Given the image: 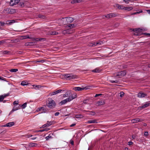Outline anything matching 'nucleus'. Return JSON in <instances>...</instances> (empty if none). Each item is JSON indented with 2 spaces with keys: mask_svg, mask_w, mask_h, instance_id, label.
<instances>
[{
  "mask_svg": "<svg viewBox=\"0 0 150 150\" xmlns=\"http://www.w3.org/2000/svg\"><path fill=\"white\" fill-rule=\"evenodd\" d=\"M47 106L50 108H53L56 106V103L55 101L53 100L50 99H49L48 102L47 104Z\"/></svg>",
  "mask_w": 150,
  "mask_h": 150,
  "instance_id": "1",
  "label": "nucleus"
},
{
  "mask_svg": "<svg viewBox=\"0 0 150 150\" xmlns=\"http://www.w3.org/2000/svg\"><path fill=\"white\" fill-rule=\"evenodd\" d=\"M62 19H64L63 21V23L64 24L70 23L74 20L73 18L71 17L63 18Z\"/></svg>",
  "mask_w": 150,
  "mask_h": 150,
  "instance_id": "2",
  "label": "nucleus"
},
{
  "mask_svg": "<svg viewBox=\"0 0 150 150\" xmlns=\"http://www.w3.org/2000/svg\"><path fill=\"white\" fill-rule=\"evenodd\" d=\"M64 76L65 78L67 80L74 79L76 78V75L70 74H64Z\"/></svg>",
  "mask_w": 150,
  "mask_h": 150,
  "instance_id": "3",
  "label": "nucleus"
},
{
  "mask_svg": "<svg viewBox=\"0 0 150 150\" xmlns=\"http://www.w3.org/2000/svg\"><path fill=\"white\" fill-rule=\"evenodd\" d=\"M77 97L76 94H71L69 97L66 98L68 102H70L74 98Z\"/></svg>",
  "mask_w": 150,
  "mask_h": 150,
  "instance_id": "4",
  "label": "nucleus"
},
{
  "mask_svg": "<svg viewBox=\"0 0 150 150\" xmlns=\"http://www.w3.org/2000/svg\"><path fill=\"white\" fill-rule=\"evenodd\" d=\"M19 1V0H11L10 3L11 6H13L18 4Z\"/></svg>",
  "mask_w": 150,
  "mask_h": 150,
  "instance_id": "5",
  "label": "nucleus"
},
{
  "mask_svg": "<svg viewBox=\"0 0 150 150\" xmlns=\"http://www.w3.org/2000/svg\"><path fill=\"white\" fill-rule=\"evenodd\" d=\"M37 111L38 112H40V113H43L46 112V110L44 107H41L38 108Z\"/></svg>",
  "mask_w": 150,
  "mask_h": 150,
  "instance_id": "6",
  "label": "nucleus"
},
{
  "mask_svg": "<svg viewBox=\"0 0 150 150\" xmlns=\"http://www.w3.org/2000/svg\"><path fill=\"white\" fill-rule=\"evenodd\" d=\"M9 96V93L4 94L3 95L0 96V102H2L4 99Z\"/></svg>",
  "mask_w": 150,
  "mask_h": 150,
  "instance_id": "7",
  "label": "nucleus"
},
{
  "mask_svg": "<svg viewBox=\"0 0 150 150\" xmlns=\"http://www.w3.org/2000/svg\"><path fill=\"white\" fill-rule=\"evenodd\" d=\"M117 16V14L114 13H110L108 14L107 15H105V17L108 18H110L113 17H115Z\"/></svg>",
  "mask_w": 150,
  "mask_h": 150,
  "instance_id": "8",
  "label": "nucleus"
},
{
  "mask_svg": "<svg viewBox=\"0 0 150 150\" xmlns=\"http://www.w3.org/2000/svg\"><path fill=\"white\" fill-rule=\"evenodd\" d=\"M142 121V119L139 118H137L134 119H133L131 120V122L132 123H137L139 122H141Z\"/></svg>",
  "mask_w": 150,
  "mask_h": 150,
  "instance_id": "9",
  "label": "nucleus"
},
{
  "mask_svg": "<svg viewBox=\"0 0 150 150\" xmlns=\"http://www.w3.org/2000/svg\"><path fill=\"white\" fill-rule=\"evenodd\" d=\"M126 74V73L124 71H121L119 72H118L117 73V76H124Z\"/></svg>",
  "mask_w": 150,
  "mask_h": 150,
  "instance_id": "10",
  "label": "nucleus"
},
{
  "mask_svg": "<svg viewBox=\"0 0 150 150\" xmlns=\"http://www.w3.org/2000/svg\"><path fill=\"white\" fill-rule=\"evenodd\" d=\"M62 91H63L61 89H59L57 91H54L53 92L50 93V96L54 95L58 93H61V92Z\"/></svg>",
  "mask_w": 150,
  "mask_h": 150,
  "instance_id": "11",
  "label": "nucleus"
},
{
  "mask_svg": "<svg viewBox=\"0 0 150 150\" xmlns=\"http://www.w3.org/2000/svg\"><path fill=\"white\" fill-rule=\"evenodd\" d=\"M105 103V102L104 100H101L98 101L96 103V104H98V106L103 105Z\"/></svg>",
  "mask_w": 150,
  "mask_h": 150,
  "instance_id": "12",
  "label": "nucleus"
},
{
  "mask_svg": "<svg viewBox=\"0 0 150 150\" xmlns=\"http://www.w3.org/2000/svg\"><path fill=\"white\" fill-rule=\"evenodd\" d=\"M32 86L33 87L32 88L35 90L39 89L40 88H41L42 87L41 85H33Z\"/></svg>",
  "mask_w": 150,
  "mask_h": 150,
  "instance_id": "13",
  "label": "nucleus"
},
{
  "mask_svg": "<svg viewBox=\"0 0 150 150\" xmlns=\"http://www.w3.org/2000/svg\"><path fill=\"white\" fill-rule=\"evenodd\" d=\"M138 97L139 98H143L147 96V95L145 93L140 92L138 94Z\"/></svg>",
  "mask_w": 150,
  "mask_h": 150,
  "instance_id": "14",
  "label": "nucleus"
},
{
  "mask_svg": "<svg viewBox=\"0 0 150 150\" xmlns=\"http://www.w3.org/2000/svg\"><path fill=\"white\" fill-rule=\"evenodd\" d=\"M20 109V106H19L18 107L14 106L13 107L12 109V110L11 111H10L9 113V115H10L11 114L13 113V112L16 111Z\"/></svg>",
  "mask_w": 150,
  "mask_h": 150,
  "instance_id": "15",
  "label": "nucleus"
},
{
  "mask_svg": "<svg viewBox=\"0 0 150 150\" xmlns=\"http://www.w3.org/2000/svg\"><path fill=\"white\" fill-rule=\"evenodd\" d=\"M72 33V31H71V29H69L67 30H65L63 31L62 33L64 34H70Z\"/></svg>",
  "mask_w": 150,
  "mask_h": 150,
  "instance_id": "16",
  "label": "nucleus"
},
{
  "mask_svg": "<svg viewBox=\"0 0 150 150\" xmlns=\"http://www.w3.org/2000/svg\"><path fill=\"white\" fill-rule=\"evenodd\" d=\"M70 2L72 4H75L81 2L82 0H69Z\"/></svg>",
  "mask_w": 150,
  "mask_h": 150,
  "instance_id": "17",
  "label": "nucleus"
},
{
  "mask_svg": "<svg viewBox=\"0 0 150 150\" xmlns=\"http://www.w3.org/2000/svg\"><path fill=\"white\" fill-rule=\"evenodd\" d=\"M150 105V103L147 102L144 104L143 105L140 106V108H144L149 106Z\"/></svg>",
  "mask_w": 150,
  "mask_h": 150,
  "instance_id": "18",
  "label": "nucleus"
},
{
  "mask_svg": "<svg viewBox=\"0 0 150 150\" xmlns=\"http://www.w3.org/2000/svg\"><path fill=\"white\" fill-rule=\"evenodd\" d=\"M85 88H81L78 87L74 88H73V90L75 91H81L84 90L85 89Z\"/></svg>",
  "mask_w": 150,
  "mask_h": 150,
  "instance_id": "19",
  "label": "nucleus"
},
{
  "mask_svg": "<svg viewBox=\"0 0 150 150\" xmlns=\"http://www.w3.org/2000/svg\"><path fill=\"white\" fill-rule=\"evenodd\" d=\"M15 22V21L13 20H10L9 21H6V24L8 25H11L13 23H14Z\"/></svg>",
  "mask_w": 150,
  "mask_h": 150,
  "instance_id": "20",
  "label": "nucleus"
},
{
  "mask_svg": "<svg viewBox=\"0 0 150 150\" xmlns=\"http://www.w3.org/2000/svg\"><path fill=\"white\" fill-rule=\"evenodd\" d=\"M71 93L70 91L69 90L66 93L63 94V97L64 98L67 97L70 95Z\"/></svg>",
  "mask_w": 150,
  "mask_h": 150,
  "instance_id": "21",
  "label": "nucleus"
},
{
  "mask_svg": "<svg viewBox=\"0 0 150 150\" xmlns=\"http://www.w3.org/2000/svg\"><path fill=\"white\" fill-rule=\"evenodd\" d=\"M101 70L98 68H97L95 69L92 70V72H93L99 73L100 72Z\"/></svg>",
  "mask_w": 150,
  "mask_h": 150,
  "instance_id": "22",
  "label": "nucleus"
},
{
  "mask_svg": "<svg viewBox=\"0 0 150 150\" xmlns=\"http://www.w3.org/2000/svg\"><path fill=\"white\" fill-rule=\"evenodd\" d=\"M67 102H68V101H67V99H66L61 101L59 103V104L60 105H62L64 104H65Z\"/></svg>",
  "mask_w": 150,
  "mask_h": 150,
  "instance_id": "23",
  "label": "nucleus"
},
{
  "mask_svg": "<svg viewBox=\"0 0 150 150\" xmlns=\"http://www.w3.org/2000/svg\"><path fill=\"white\" fill-rule=\"evenodd\" d=\"M133 9L132 7L127 6L125 7V10H127V11H130L132 10Z\"/></svg>",
  "mask_w": 150,
  "mask_h": 150,
  "instance_id": "24",
  "label": "nucleus"
},
{
  "mask_svg": "<svg viewBox=\"0 0 150 150\" xmlns=\"http://www.w3.org/2000/svg\"><path fill=\"white\" fill-rule=\"evenodd\" d=\"M87 122H88V123H89V124L98 123L96 120H88V121Z\"/></svg>",
  "mask_w": 150,
  "mask_h": 150,
  "instance_id": "25",
  "label": "nucleus"
},
{
  "mask_svg": "<svg viewBox=\"0 0 150 150\" xmlns=\"http://www.w3.org/2000/svg\"><path fill=\"white\" fill-rule=\"evenodd\" d=\"M7 124V127H10L13 126L14 123L13 122H11L8 123Z\"/></svg>",
  "mask_w": 150,
  "mask_h": 150,
  "instance_id": "26",
  "label": "nucleus"
},
{
  "mask_svg": "<svg viewBox=\"0 0 150 150\" xmlns=\"http://www.w3.org/2000/svg\"><path fill=\"white\" fill-rule=\"evenodd\" d=\"M7 10H8V13H13L15 12L14 10L13 9L9 8V9H7Z\"/></svg>",
  "mask_w": 150,
  "mask_h": 150,
  "instance_id": "27",
  "label": "nucleus"
},
{
  "mask_svg": "<svg viewBox=\"0 0 150 150\" xmlns=\"http://www.w3.org/2000/svg\"><path fill=\"white\" fill-rule=\"evenodd\" d=\"M5 25H6V23L4 22H0V29L1 28V27L4 26Z\"/></svg>",
  "mask_w": 150,
  "mask_h": 150,
  "instance_id": "28",
  "label": "nucleus"
},
{
  "mask_svg": "<svg viewBox=\"0 0 150 150\" xmlns=\"http://www.w3.org/2000/svg\"><path fill=\"white\" fill-rule=\"evenodd\" d=\"M50 35H57L58 34V33L56 31H52L50 32Z\"/></svg>",
  "mask_w": 150,
  "mask_h": 150,
  "instance_id": "29",
  "label": "nucleus"
},
{
  "mask_svg": "<svg viewBox=\"0 0 150 150\" xmlns=\"http://www.w3.org/2000/svg\"><path fill=\"white\" fill-rule=\"evenodd\" d=\"M11 72H16L18 71V69H11L9 70Z\"/></svg>",
  "mask_w": 150,
  "mask_h": 150,
  "instance_id": "30",
  "label": "nucleus"
},
{
  "mask_svg": "<svg viewBox=\"0 0 150 150\" xmlns=\"http://www.w3.org/2000/svg\"><path fill=\"white\" fill-rule=\"evenodd\" d=\"M37 146V144L33 143H30L29 144V146L31 147L35 146Z\"/></svg>",
  "mask_w": 150,
  "mask_h": 150,
  "instance_id": "31",
  "label": "nucleus"
},
{
  "mask_svg": "<svg viewBox=\"0 0 150 150\" xmlns=\"http://www.w3.org/2000/svg\"><path fill=\"white\" fill-rule=\"evenodd\" d=\"M27 106V103H24L22 105H19V106L22 107L23 108H25Z\"/></svg>",
  "mask_w": 150,
  "mask_h": 150,
  "instance_id": "32",
  "label": "nucleus"
},
{
  "mask_svg": "<svg viewBox=\"0 0 150 150\" xmlns=\"http://www.w3.org/2000/svg\"><path fill=\"white\" fill-rule=\"evenodd\" d=\"M52 138V135L51 134H49L48 136L46 137H45V139L47 140H49L50 139Z\"/></svg>",
  "mask_w": 150,
  "mask_h": 150,
  "instance_id": "33",
  "label": "nucleus"
},
{
  "mask_svg": "<svg viewBox=\"0 0 150 150\" xmlns=\"http://www.w3.org/2000/svg\"><path fill=\"white\" fill-rule=\"evenodd\" d=\"M68 27L70 28V29L75 27L74 24H71L67 25Z\"/></svg>",
  "mask_w": 150,
  "mask_h": 150,
  "instance_id": "34",
  "label": "nucleus"
},
{
  "mask_svg": "<svg viewBox=\"0 0 150 150\" xmlns=\"http://www.w3.org/2000/svg\"><path fill=\"white\" fill-rule=\"evenodd\" d=\"M2 53L3 54H8L9 53L10 51H9L6 50L2 51Z\"/></svg>",
  "mask_w": 150,
  "mask_h": 150,
  "instance_id": "35",
  "label": "nucleus"
},
{
  "mask_svg": "<svg viewBox=\"0 0 150 150\" xmlns=\"http://www.w3.org/2000/svg\"><path fill=\"white\" fill-rule=\"evenodd\" d=\"M21 85L23 86H24L27 85L26 82L25 81H23L21 83Z\"/></svg>",
  "mask_w": 150,
  "mask_h": 150,
  "instance_id": "36",
  "label": "nucleus"
},
{
  "mask_svg": "<svg viewBox=\"0 0 150 150\" xmlns=\"http://www.w3.org/2000/svg\"><path fill=\"white\" fill-rule=\"evenodd\" d=\"M49 126L48 125V124H47V123L43 125L41 128H44L45 127H47Z\"/></svg>",
  "mask_w": 150,
  "mask_h": 150,
  "instance_id": "37",
  "label": "nucleus"
},
{
  "mask_svg": "<svg viewBox=\"0 0 150 150\" xmlns=\"http://www.w3.org/2000/svg\"><path fill=\"white\" fill-rule=\"evenodd\" d=\"M142 10H141L139 11V12H136L134 13H132L131 15H136L138 14L139 13H142Z\"/></svg>",
  "mask_w": 150,
  "mask_h": 150,
  "instance_id": "38",
  "label": "nucleus"
},
{
  "mask_svg": "<svg viewBox=\"0 0 150 150\" xmlns=\"http://www.w3.org/2000/svg\"><path fill=\"white\" fill-rule=\"evenodd\" d=\"M45 62V61L44 60H37L36 61V62H41L42 63H43Z\"/></svg>",
  "mask_w": 150,
  "mask_h": 150,
  "instance_id": "39",
  "label": "nucleus"
},
{
  "mask_svg": "<svg viewBox=\"0 0 150 150\" xmlns=\"http://www.w3.org/2000/svg\"><path fill=\"white\" fill-rule=\"evenodd\" d=\"M82 116V115H76L75 116V117L76 118H81Z\"/></svg>",
  "mask_w": 150,
  "mask_h": 150,
  "instance_id": "40",
  "label": "nucleus"
},
{
  "mask_svg": "<svg viewBox=\"0 0 150 150\" xmlns=\"http://www.w3.org/2000/svg\"><path fill=\"white\" fill-rule=\"evenodd\" d=\"M38 17L40 18H45V16L41 14H39L38 15Z\"/></svg>",
  "mask_w": 150,
  "mask_h": 150,
  "instance_id": "41",
  "label": "nucleus"
},
{
  "mask_svg": "<svg viewBox=\"0 0 150 150\" xmlns=\"http://www.w3.org/2000/svg\"><path fill=\"white\" fill-rule=\"evenodd\" d=\"M131 1L130 0H123V1L125 2L126 4H128L129 2Z\"/></svg>",
  "mask_w": 150,
  "mask_h": 150,
  "instance_id": "42",
  "label": "nucleus"
},
{
  "mask_svg": "<svg viewBox=\"0 0 150 150\" xmlns=\"http://www.w3.org/2000/svg\"><path fill=\"white\" fill-rule=\"evenodd\" d=\"M120 96L121 97H122L124 96V93L122 91L120 92Z\"/></svg>",
  "mask_w": 150,
  "mask_h": 150,
  "instance_id": "43",
  "label": "nucleus"
},
{
  "mask_svg": "<svg viewBox=\"0 0 150 150\" xmlns=\"http://www.w3.org/2000/svg\"><path fill=\"white\" fill-rule=\"evenodd\" d=\"M121 5H120L118 4H116L115 5V7L117 8L118 9H120V7Z\"/></svg>",
  "mask_w": 150,
  "mask_h": 150,
  "instance_id": "44",
  "label": "nucleus"
},
{
  "mask_svg": "<svg viewBox=\"0 0 150 150\" xmlns=\"http://www.w3.org/2000/svg\"><path fill=\"white\" fill-rule=\"evenodd\" d=\"M103 43L101 41H98L97 42L96 45H100Z\"/></svg>",
  "mask_w": 150,
  "mask_h": 150,
  "instance_id": "45",
  "label": "nucleus"
},
{
  "mask_svg": "<svg viewBox=\"0 0 150 150\" xmlns=\"http://www.w3.org/2000/svg\"><path fill=\"white\" fill-rule=\"evenodd\" d=\"M97 43V42H94L93 43H91V45H90L91 46H95L96 45H96Z\"/></svg>",
  "mask_w": 150,
  "mask_h": 150,
  "instance_id": "46",
  "label": "nucleus"
},
{
  "mask_svg": "<svg viewBox=\"0 0 150 150\" xmlns=\"http://www.w3.org/2000/svg\"><path fill=\"white\" fill-rule=\"evenodd\" d=\"M7 9H9V8H6V9H4L3 11L6 13H8V10H7Z\"/></svg>",
  "mask_w": 150,
  "mask_h": 150,
  "instance_id": "47",
  "label": "nucleus"
},
{
  "mask_svg": "<svg viewBox=\"0 0 150 150\" xmlns=\"http://www.w3.org/2000/svg\"><path fill=\"white\" fill-rule=\"evenodd\" d=\"M125 7L123 5H121L120 9L125 10Z\"/></svg>",
  "mask_w": 150,
  "mask_h": 150,
  "instance_id": "48",
  "label": "nucleus"
},
{
  "mask_svg": "<svg viewBox=\"0 0 150 150\" xmlns=\"http://www.w3.org/2000/svg\"><path fill=\"white\" fill-rule=\"evenodd\" d=\"M110 82H111V83H117L118 82V81H117V80H116V81H113V80H111L110 81Z\"/></svg>",
  "mask_w": 150,
  "mask_h": 150,
  "instance_id": "49",
  "label": "nucleus"
},
{
  "mask_svg": "<svg viewBox=\"0 0 150 150\" xmlns=\"http://www.w3.org/2000/svg\"><path fill=\"white\" fill-rule=\"evenodd\" d=\"M47 123L48 125L49 126H50L52 124V122L51 121H48L47 122Z\"/></svg>",
  "mask_w": 150,
  "mask_h": 150,
  "instance_id": "50",
  "label": "nucleus"
},
{
  "mask_svg": "<svg viewBox=\"0 0 150 150\" xmlns=\"http://www.w3.org/2000/svg\"><path fill=\"white\" fill-rule=\"evenodd\" d=\"M42 39L43 38H37L35 39L34 40L38 41H40V40H42Z\"/></svg>",
  "mask_w": 150,
  "mask_h": 150,
  "instance_id": "51",
  "label": "nucleus"
},
{
  "mask_svg": "<svg viewBox=\"0 0 150 150\" xmlns=\"http://www.w3.org/2000/svg\"><path fill=\"white\" fill-rule=\"evenodd\" d=\"M91 113L89 114L90 115H94L96 114V113L94 112L90 111Z\"/></svg>",
  "mask_w": 150,
  "mask_h": 150,
  "instance_id": "52",
  "label": "nucleus"
},
{
  "mask_svg": "<svg viewBox=\"0 0 150 150\" xmlns=\"http://www.w3.org/2000/svg\"><path fill=\"white\" fill-rule=\"evenodd\" d=\"M18 101H15L13 103V105H15V104H18Z\"/></svg>",
  "mask_w": 150,
  "mask_h": 150,
  "instance_id": "53",
  "label": "nucleus"
},
{
  "mask_svg": "<svg viewBox=\"0 0 150 150\" xmlns=\"http://www.w3.org/2000/svg\"><path fill=\"white\" fill-rule=\"evenodd\" d=\"M143 34L145 35H147L150 37V33H144Z\"/></svg>",
  "mask_w": 150,
  "mask_h": 150,
  "instance_id": "54",
  "label": "nucleus"
},
{
  "mask_svg": "<svg viewBox=\"0 0 150 150\" xmlns=\"http://www.w3.org/2000/svg\"><path fill=\"white\" fill-rule=\"evenodd\" d=\"M142 29H140V28H138L136 30V31L137 32H137H139V31H142Z\"/></svg>",
  "mask_w": 150,
  "mask_h": 150,
  "instance_id": "55",
  "label": "nucleus"
},
{
  "mask_svg": "<svg viewBox=\"0 0 150 150\" xmlns=\"http://www.w3.org/2000/svg\"><path fill=\"white\" fill-rule=\"evenodd\" d=\"M144 135L146 136H147L148 135V132H145L144 133Z\"/></svg>",
  "mask_w": 150,
  "mask_h": 150,
  "instance_id": "56",
  "label": "nucleus"
},
{
  "mask_svg": "<svg viewBox=\"0 0 150 150\" xmlns=\"http://www.w3.org/2000/svg\"><path fill=\"white\" fill-rule=\"evenodd\" d=\"M4 42L5 41L3 40L0 41V45L3 44Z\"/></svg>",
  "mask_w": 150,
  "mask_h": 150,
  "instance_id": "57",
  "label": "nucleus"
},
{
  "mask_svg": "<svg viewBox=\"0 0 150 150\" xmlns=\"http://www.w3.org/2000/svg\"><path fill=\"white\" fill-rule=\"evenodd\" d=\"M59 114V113L58 112H57L54 114V115L56 116H58Z\"/></svg>",
  "mask_w": 150,
  "mask_h": 150,
  "instance_id": "58",
  "label": "nucleus"
},
{
  "mask_svg": "<svg viewBox=\"0 0 150 150\" xmlns=\"http://www.w3.org/2000/svg\"><path fill=\"white\" fill-rule=\"evenodd\" d=\"M76 125V124H73L70 125V127H73L75 126Z\"/></svg>",
  "mask_w": 150,
  "mask_h": 150,
  "instance_id": "59",
  "label": "nucleus"
},
{
  "mask_svg": "<svg viewBox=\"0 0 150 150\" xmlns=\"http://www.w3.org/2000/svg\"><path fill=\"white\" fill-rule=\"evenodd\" d=\"M44 131V129H43L40 130L38 131H37L36 132H43Z\"/></svg>",
  "mask_w": 150,
  "mask_h": 150,
  "instance_id": "60",
  "label": "nucleus"
},
{
  "mask_svg": "<svg viewBox=\"0 0 150 150\" xmlns=\"http://www.w3.org/2000/svg\"><path fill=\"white\" fill-rule=\"evenodd\" d=\"M133 143L132 142H128V145H132V144Z\"/></svg>",
  "mask_w": 150,
  "mask_h": 150,
  "instance_id": "61",
  "label": "nucleus"
},
{
  "mask_svg": "<svg viewBox=\"0 0 150 150\" xmlns=\"http://www.w3.org/2000/svg\"><path fill=\"white\" fill-rule=\"evenodd\" d=\"M25 38H24V39H25L27 38H30L29 36H25L24 37Z\"/></svg>",
  "mask_w": 150,
  "mask_h": 150,
  "instance_id": "62",
  "label": "nucleus"
},
{
  "mask_svg": "<svg viewBox=\"0 0 150 150\" xmlns=\"http://www.w3.org/2000/svg\"><path fill=\"white\" fill-rule=\"evenodd\" d=\"M101 95V94H96L95 97H97V96H100Z\"/></svg>",
  "mask_w": 150,
  "mask_h": 150,
  "instance_id": "63",
  "label": "nucleus"
},
{
  "mask_svg": "<svg viewBox=\"0 0 150 150\" xmlns=\"http://www.w3.org/2000/svg\"><path fill=\"white\" fill-rule=\"evenodd\" d=\"M147 11L148 13L150 14V10H147Z\"/></svg>",
  "mask_w": 150,
  "mask_h": 150,
  "instance_id": "64",
  "label": "nucleus"
}]
</instances>
